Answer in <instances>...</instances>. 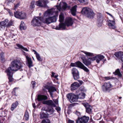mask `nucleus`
Here are the masks:
<instances>
[{
	"label": "nucleus",
	"mask_w": 123,
	"mask_h": 123,
	"mask_svg": "<svg viewBox=\"0 0 123 123\" xmlns=\"http://www.w3.org/2000/svg\"><path fill=\"white\" fill-rule=\"evenodd\" d=\"M43 103L44 104L50 107H56V105L53 101L51 100H49L44 101L43 102Z\"/></svg>",
	"instance_id": "15"
},
{
	"label": "nucleus",
	"mask_w": 123,
	"mask_h": 123,
	"mask_svg": "<svg viewBox=\"0 0 123 123\" xmlns=\"http://www.w3.org/2000/svg\"><path fill=\"white\" fill-rule=\"evenodd\" d=\"M77 96L78 99H83L85 97V94L84 93L81 92Z\"/></svg>",
	"instance_id": "27"
},
{
	"label": "nucleus",
	"mask_w": 123,
	"mask_h": 123,
	"mask_svg": "<svg viewBox=\"0 0 123 123\" xmlns=\"http://www.w3.org/2000/svg\"><path fill=\"white\" fill-rule=\"evenodd\" d=\"M48 92L49 93L51 96L52 97L53 95V92L56 91V89L55 87L52 86L48 90Z\"/></svg>",
	"instance_id": "22"
},
{
	"label": "nucleus",
	"mask_w": 123,
	"mask_h": 123,
	"mask_svg": "<svg viewBox=\"0 0 123 123\" xmlns=\"http://www.w3.org/2000/svg\"><path fill=\"white\" fill-rule=\"evenodd\" d=\"M61 7L60 6H54V7L50 10H48L45 12L44 14V16L48 17L43 18L42 21L44 23L48 24L51 23L55 22L56 21V18L55 16L53 17H50V16L54 13H57L58 11L55 10V9L60 10Z\"/></svg>",
	"instance_id": "1"
},
{
	"label": "nucleus",
	"mask_w": 123,
	"mask_h": 123,
	"mask_svg": "<svg viewBox=\"0 0 123 123\" xmlns=\"http://www.w3.org/2000/svg\"><path fill=\"white\" fill-rule=\"evenodd\" d=\"M74 121H73L71 120H68V123H74Z\"/></svg>",
	"instance_id": "56"
},
{
	"label": "nucleus",
	"mask_w": 123,
	"mask_h": 123,
	"mask_svg": "<svg viewBox=\"0 0 123 123\" xmlns=\"http://www.w3.org/2000/svg\"><path fill=\"white\" fill-rule=\"evenodd\" d=\"M0 60L2 62L5 61L4 53L2 52H1L0 54Z\"/></svg>",
	"instance_id": "32"
},
{
	"label": "nucleus",
	"mask_w": 123,
	"mask_h": 123,
	"mask_svg": "<svg viewBox=\"0 0 123 123\" xmlns=\"http://www.w3.org/2000/svg\"><path fill=\"white\" fill-rule=\"evenodd\" d=\"M71 111H70L69 110H68L67 111V113L68 114H70L71 113Z\"/></svg>",
	"instance_id": "62"
},
{
	"label": "nucleus",
	"mask_w": 123,
	"mask_h": 123,
	"mask_svg": "<svg viewBox=\"0 0 123 123\" xmlns=\"http://www.w3.org/2000/svg\"><path fill=\"white\" fill-rule=\"evenodd\" d=\"M104 79L106 80H108L111 79L110 77H104Z\"/></svg>",
	"instance_id": "53"
},
{
	"label": "nucleus",
	"mask_w": 123,
	"mask_h": 123,
	"mask_svg": "<svg viewBox=\"0 0 123 123\" xmlns=\"http://www.w3.org/2000/svg\"><path fill=\"white\" fill-rule=\"evenodd\" d=\"M81 12L86 16L90 18H93L95 15V13L93 10L87 7L83 8Z\"/></svg>",
	"instance_id": "6"
},
{
	"label": "nucleus",
	"mask_w": 123,
	"mask_h": 123,
	"mask_svg": "<svg viewBox=\"0 0 123 123\" xmlns=\"http://www.w3.org/2000/svg\"><path fill=\"white\" fill-rule=\"evenodd\" d=\"M49 2L47 0H39L36 1V4L39 7L47 8L48 6L47 4Z\"/></svg>",
	"instance_id": "10"
},
{
	"label": "nucleus",
	"mask_w": 123,
	"mask_h": 123,
	"mask_svg": "<svg viewBox=\"0 0 123 123\" xmlns=\"http://www.w3.org/2000/svg\"><path fill=\"white\" fill-rule=\"evenodd\" d=\"M73 23V21L72 18L70 17H68L66 18L65 23H59L58 26H57L55 29L57 30H60L61 29L64 30L66 28V25L68 27L72 25Z\"/></svg>",
	"instance_id": "5"
},
{
	"label": "nucleus",
	"mask_w": 123,
	"mask_h": 123,
	"mask_svg": "<svg viewBox=\"0 0 123 123\" xmlns=\"http://www.w3.org/2000/svg\"><path fill=\"white\" fill-rule=\"evenodd\" d=\"M78 116H79L80 115V113L78 111H76L75 113Z\"/></svg>",
	"instance_id": "54"
},
{
	"label": "nucleus",
	"mask_w": 123,
	"mask_h": 123,
	"mask_svg": "<svg viewBox=\"0 0 123 123\" xmlns=\"http://www.w3.org/2000/svg\"><path fill=\"white\" fill-rule=\"evenodd\" d=\"M36 82L35 81H32L31 82V84L33 88H34L35 87Z\"/></svg>",
	"instance_id": "45"
},
{
	"label": "nucleus",
	"mask_w": 123,
	"mask_h": 123,
	"mask_svg": "<svg viewBox=\"0 0 123 123\" xmlns=\"http://www.w3.org/2000/svg\"><path fill=\"white\" fill-rule=\"evenodd\" d=\"M64 19V17L62 13H61L59 16V21L60 23H62Z\"/></svg>",
	"instance_id": "31"
},
{
	"label": "nucleus",
	"mask_w": 123,
	"mask_h": 123,
	"mask_svg": "<svg viewBox=\"0 0 123 123\" xmlns=\"http://www.w3.org/2000/svg\"><path fill=\"white\" fill-rule=\"evenodd\" d=\"M102 21H97V25L98 27L101 26L102 25Z\"/></svg>",
	"instance_id": "46"
},
{
	"label": "nucleus",
	"mask_w": 123,
	"mask_h": 123,
	"mask_svg": "<svg viewBox=\"0 0 123 123\" xmlns=\"http://www.w3.org/2000/svg\"><path fill=\"white\" fill-rule=\"evenodd\" d=\"M18 104V102L17 101H16L13 103L11 107V110L13 111L16 108Z\"/></svg>",
	"instance_id": "25"
},
{
	"label": "nucleus",
	"mask_w": 123,
	"mask_h": 123,
	"mask_svg": "<svg viewBox=\"0 0 123 123\" xmlns=\"http://www.w3.org/2000/svg\"><path fill=\"white\" fill-rule=\"evenodd\" d=\"M41 123H50V121L49 119H46L42 120Z\"/></svg>",
	"instance_id": "37"
},
{
	"label": "nucleus",
	"mask_w": 123,
	"mask_h": 123,
	"mask_svg": "<svg viewBox=\"0 0 123 123\" xmlns=\"http://www.w3.org/2000/svg\"><path fill=\"white\" fill-rule=\"evenodd\" d=\"M105 57L103 55H99L93 57H90L87 59L83 60V63L86 66H88L91 63V62L96 60L97 63H98L100 61L104 59V62L106 61V59H104Z\"/></svg>",
	"instance_id": "3"
},
{
	"label": "nucleus",
	"mask_w": 123,
	"mask_h": 123,
	"mask_svg": "<svg viewBox=\"0 0 123 123\" xmlns=\"http://www.w3.org/2000/svg\"><path fill=\"white\" fill-rule=\"evenodd\" d=\"M37 99L38 101L45 100L48 99L47 96L44 95H39L37 96Z\"/></svg>",
	"instance_id": "18"
},
{
	"label": "nucleus",
	"mask_w": 123,
	"mask_h": 123,
	"mask_svg": "<svg viewBox=\"0 0 123 123\" xmlns=\"http://www.w3.org/2000/svg\"><path fill=\"white\" fill-rule=\"evenodd\" d=\"M19 6V3H18L14 6V9L16 10L17 9L18 7Z\"/></svg>",
	"instance_id": "43"
},
{
	"label": "nucleus",
	"mask_w": 123,
	"mask_h": 123,
	"mask_svg": "<svg viewBox=\"0 0 123 123\" xmlns=\"http://www.w3.org/2000/svg\"><path fill=\"white\" fill-rule=\"evenodd\" d=\"M15 0H6V1L7 2V4H9L11 2H13Z\"/></svg>",
	"instance_id": "48"
},
{
	"label": "nucleus",
	"mask_w": 123,
	"mask_h": 123,
	"mask_svg": "<svg viewBox=\"0 0 123 123\" xmlns=\"http://www.w3.org/2000/svg\"><path fill=\"white\" fill-rule=\"evenodd\" d=\"M84 53L86 55V56L87 57L88 56H94V54L92 53L86 51H84Z\"/></svg>",
	"instance_id": "34"
},
{
	"label": "nucleus",
	"mask_w": 123,
	"mask_h": 123,
	"mask_svg": "<svg viewBox=\"0 0 123 123\" xmlns=\"http://www.w3.org/2000/svg\"><path fill=\"white\" fill-rule=\"evenodd\" d=\"M77 7V6L75 5L72 7L71 10L72 15L74 16H75L76 15Z\"/></svg>",
	"instance_id": "23"
},
{
	"label": "nucleus",
	"mask_w": 123,
	"mask_h": 123,
	"mask_svg": "<svg viewBox=\"0 0 123 123\" xmlns=\"http://www.w3.org/2000/svg\"><path fill=\"white\" fill-rule=\"evenodd\" d=\"M72 73V75L79 73L78 70L75 68H73L71 70Z\"/></svg>",
	"instance_id": "30"
},
{
	"label": "nucleus",
	"mask_w": 123,
	"mask_h": 123,
	"mask_svg": "<svg viewBox=\"0 0 123 123\" xmlns=\"http://www.w3.org/2000/svg\"><path fill=\"white\" fill-rule=\"evenodd\" d=\"M55 73L54 72H52V75H51L52 77H53L54 76V75L55 74Z\"/></svg>",
	"instance_id": "58"
},
{
	"label": "nucleus",
	"mask_w": 123,
	"mask_h": 123,
	"mask_svg": "<svg viewBox=\"0 0 123 123\" xmlns=\"http://www.w3.org/2000/svg\"><path fill=\"white\" fill-rule=\"evenodd\" d=\"M36 55V58L38 61H42V59L41 58L39 54L38 53Z\"/></svg>",
	"instance_id": "39"
},
{
	"label": "nucleus",
	"mask_w": 123,
	"mask_h": 123,
	"mask_svg": "<svg viewBox=\"0 0 123 123\" xmlns=\"http://www.w3.org/2000/svg\"><path fill=\"white\" fill-rule=\"evenodd\" d=\"M103 19V17L101 13L97 15V21H102Z\"/></svg>",
	"instance_id": "33"
},
{
	"label": "nucleus",
	"mask_w": 123,
	"mask_h": 123,
	"mask_svg": "<svg viewBox=\"0 0 123 123\" xmlns=\"http://www.w3.org/2000/svg\"><path fill=\"white\" fill-rule=\"evenodd\" d=\"M51 86H50V84L49 82H48L46 84L44 85V88H43V90L44 91H46V89H48V90Z\"/></svg>",
	"instance_id": "26"
},
{
	"label": "nucleus",
	"mask_w": 123,
	"mask_h": 123,
	"mask_svg": "<svg viewBox=\"0 0 123 123\" xmlns=\"http://www.w3.org/2000/svg\"><path fill=\"white\" fill-rule=\"evenodd\" d=\"M80 118L82 123H86L89 120V117L86 116H84Z\"/></svg>",
	"instance_id": "24"
},
{
	"label": "nucleus",
	"mask_w": 123,
	"mask_h": 123,
	"mask_svg": "<svg viewBox=\"0 0 123 123\" xmlns=\"http://www.w3.org/2000/svg\"><path fill=\"white\" fill-rule=\"evenodd\" d=\"M8 20L7 19H5L3 21L0 22V28H1L4 29L6 26L7 27H9L11 26L12 24L13 21L11 20L8 23L7 25L6 24L7 23Z\"/></svg>",
	"instance_id": "9"
},
{
	"label": "nucleus",
	"mask_w": 123,
	"mask_h": 123,
	"mask_svg": "<svg viewBox=\"0 0 123 123\" xmlns=\"http://www.w3.org/2000/svg\"><path fill=\"white\" fill-rule=\"evenodd\" d=\"M24 117L26 121H27L29 119V116L28 112L25 111V113Z\"/></svg>",
	"instance_id": "36"
},
{
	"label": "nucleus",
	"mask_w": 123,
	"mask_h": 123,
	"mask_svg": "<svg viewBox=\"0 0 123 123\" xmlns=\"http://www.w3.org/2000/svg\"><path fill=\"white\" fill-rule=\"evenodd\" d=\"M113 73L115 75H118L119 77H121L122 76V74L120 72L119 69H116L115 72Z\"/></svg>",
	"instance_id": "29"
},
{
	"label": "nucleus",
	"mask_w": 123,
	"mask_h": 123,
	"mask_svg": "<svg viewBox=\"0 0 123 123\" xmlns=\"http://www.w3.org/2000/svg\"><path fill=\"white\" fill-rule=\"evenodd\" d=\"M14 13V16L16 18L21 19H23V14L21 12L16 11Z\"/></svg>",
	"instance_id": "17"
},
{
	"label": "nucleus",
	"mask_w": 123,
	"mask_h": 123,
	"mask_svg": "<svg viewBox=\"0 0 123 123\" xmlns=\"http://www.w3.org/2000/svg\"><path fill=\"white\" fill-rule=\"evenodd\" d=\"M54 102L56 105H57L58 104V101L56 99L54 101Z\"/></svg>",
	"instance_id": "60"
},
{
	"label": "nucleus",
	"mask_w": 123,
	"mask_h": 123,
	"mask_svg": "<svg viewBox=\"0 0 123 123\" xmlns=\"http://www.w3.org/2000/svg\"><path fill=\"white\" fill-rule=\"evenodd\" d=\"M35 103H33L32 104V106L33 108H35L36 107V106L35 105Z\"/></svg>",
	"instance_id": "61"
},
{
	"label": "nucleus",
	"mask_w": 123,
	"mask_h": 123,
	"mask_svg": "<svg viewBox=\"0 0 123 123\" xmlns=\"http://www.w3.org/2000/svg\"><path fill=\"white\" fill-rule=\"evenodd\" d=\"M27 18V14L25 13H24V19H26Z\"/></svg>",
	"instance_id": "51"
},
{
	"label": "nucleus",
	"mask_w": 123,
	"mask_h": 123,
	"mask_svg": "<svg viewBox=\"0 0 123 123\" xmlns=\"http://www.w3.org/2000/svg\"><path fill=\"white\" fill-rule=\"evenodd\" d=\"M58 76V75H55V76H54V77L55 78H56Z\"/></svg>",
	"instance_id": "64"
},
{
	"label": "nucleus",
	"mask_w": 123,
	"mask_h": 123,
	"mask_svg": "<svg viewBox=\"0 0 123 123\" xmlns=\"http://www.w3.org/2000/svg\"><path fill=\"white\" fill-rule=\"evenodd\" d=\"M58 6H60L61 7V9L59 11H59H61L62 8L63 10H65L66 9L67 7H68L67 5L66 2L63 3L62 5L60 3L59 5H57L56 6H55L57 7Z\"/></svg>",
	"instance_id": "19"
},
{
	"label": "nucleus",
	"mask_w": 123,
	"mask_h": 123,
	"mask_svg": "<svg viewBox=\"0 0 123 123\" xmlns=\"http://www.w3.org/2000/svg\"><path fill=\"white\" fill-rule=\"evenodd\" d=\"M8 12L10 14V15L11 16H12L13 15V13L11 12L10 10H8Z\"/></svg>",
	"instance_id": "50"
},
{
	"label": "nucleus",
	"mask_w": 123,
	"mask_h": 123,
	"mask_svg": "<svg viewBox=\"0 0 123 123\" xmlns=\"http://www.w3.org/2000/svg\"><path fill=\"white\" fill-rule=\"evenodd\" d=\"M78 81H79V85L80 86L83 84V81L81 80H78Z\"/></svg>",
	"instance_id": "52"
},
{
	"label": "nucleus",
	"mask_w": 123,
	"mask_h": 123,
	"mask_svg": "<svg viewBox=\"0 0 123 123\" xmlns=\"http://www.w3.org/2000/svg\"><path fill=\"white\" fill-rule=\"evenodd\" d=\"M16 88H14L12 92V93L13 95L17 96V95L16 93V92L15 90Z\"/></svg>",
	"instance_id": "47"
},
{
	"label": "nucleus",
	"mask_w": 123,
	"mask_h": 123,
	"mask_svg": "<svg viewBox=\"0 0 123 123\" xmlns=\"http://www.w3.org/2000/svg\"><path fill=\"white\" fill-rule=\"evenodd\" d=\"M26 28V26L24 25V30H25Z\"/></svg>",
	"instance_id": "63"
},
{
	"label": "nucleus",
	"mask_w": 123,
	"mask_h": 123,
	"mask_svg": "<svg viewBox=\"0 0 123 123\" xmlns=\"http://www.w3.org/2000/svg\"><path fill=\"white\" fill-rule=\"evenodd\" d=\"M23 22L22 21L21 22V24L20 25V29L21 30H23Z\"/></svg>",
	"instance_id": "44"
},
{
	"label": "nucleus",
	"mask_w": 123,
	"mask_h": 123,
	"mask_svg": "<svg viewBox=\"0 0 123 123\" xmlns=\"http://www.w3.org/2000/svg\"><path fill=\"white\" fill-rule=\"evenodd\" d=\"M67 97L71 103L76 102L78 99L77 95L74 93H69L67 95Z\"/></svg>",
	"instance_id": "11"
},
{
	"label": "nucleus",
	"mask_w": 123,
	"mask_h": 123,
	"mask_svg": "<svg viewBox=\"0 0 123 123\" xmlns=\"http://www.w3.org/2000/svg\"><path fill=\"white\" fill-rule=\"evenodd\" d=\"M81 121V118L78 117L77 119L76 120V123H82Z\"/></svg>",
	"instance_id": "42"
},
{
	"label": "nucleus",
	"mask_w": 123,
	"mask_h": 123,
	"mask_svg": "<svg viewBox=\"0 0 123 123\" xmlns=\"http://www.w3.org/2000/svg\"><path fill=\"white\" fill-rule=\"evenodd\" d=\"M33 52H34V54H35L36 55H37V54H38V53L35 50H33Z\"/></svg>",
	"instance_id": "59"
},
{
	"label": "nucleus",
	"mask_w": 123,
	"mask_h": 123,
	"mask_svg": "<svg viewBox=\"0 0 123 123\" xmlns=\"http://www.w3.org/2000/svg\"><path fill=\"white\" fill-rule=\"evenodd\" d=\"M55 109L58 112H59L61 111V109L60 107H58L56 108Z\"/></svg>",
	"instance_id": "49"
},
{
	"label": "nucleus",
	"mask_w": 123,
	"mask_h": 123,
	"mask_svg": "<svg viewBox=\"0 0 123 123\" xmlns=\"http://www.w3.org/2000/svg\"><path fill=\"white\" fill-rule=\"evenodd\" d=\"M41 110L42 111H45L47 114L43 112H40V118L41 119L47 118L49 115L52 114L55 111L54 108L50 107H43Z\"/></svg>",
	"instance_id": "4"
},
{
	"label": "nucleus",
	"mask_w": 123,
	"mask_h": 123,
	"mask_svg": "<svg viewBox=\"0 0 123 123\" xmlns=\"http://www.w3.org/2000/svg\"><path fill=\"white\" fill-rule=\"evenodd\" d=\"M79 83L77 82H75L71 84V88L72 90H75L80 87Z\"/></svg>",
	"instance_id": "16"
},
{
	"label": "nucleus",
	"mask_w": 123,
	"mask_h": 123,
	"mask_svg": "<svg viewBox=\"0 0 123 123\" xmlns=\"http://www.w3.org/2000/svg\"><path fill=\"white\" fill-rule=\"evenodd\" d=\"M84 106L86 108V112L89 114H92V107L88 103L85 104Z\"/></svg>",
	"instance_id": "14"
},
{
	"label": "nucleus",
	"mask_w": 123,
	"mask_h": 123,
	"mask_svg": "<svg viewBox=\"0 0 123 123\" xmlns=\"http://www.w3.org/2000/svg\"><path fill=\"white\" fill-rule=\"evenodd\" d=\"M114 55L121 63H123V52L120 51L116 52Z\"/></svg>",
	"instance_id": "13"
},
{
	"label": "nucleus",
	"mask_w": 123,
	"mask_h": 123,
	"mask_svg": "<svg viewBox=\"0 0 123 123\" xmlns=\"http://www.w3.org/2000/svg\"><path fill=\"white\" fill-rule=\"evenodd\" d=\"M24 50L26 51H28V49L24 47Z\"/></svg>",
	"instance_id": "57"
},
{
	"label": "nucleus",
	"mask_w": 123,
	"mask_h": 123,
	"mask_svg": "<svg viewBox=\"0 0 123 123\" xmlns=\"http://www.w3.org/2000/svg\"><path fill=\"white\" fill-rule=\"evenodd\" d=\"M80 68L83 69L84 71L87 72L89 71V69L86 67L82 63H81Z\"/></svg>",
	"instance_id": "28"
},
{
	"label": "nucleus",
	"mask_w": 123,
	"mask_h": 123,
	"mask_svg": "<svg viewBox=\"0 0 123 123\" xmlns=\"http://www.w3.org/2000/svg\"><path fill=\"white\" fill-rule=\"evenodd\" d=\"M16 45L18 47V49H21L22 51H23L22 49H23V46L22 45L18 44H16ZM16 48V49H18L17 48Z\"/></svg>",
	"instance_id": "41"
},
{
	"label": "nucleus",
	"mask_w": 123,
	"mask_h": 123,
	"mask_svg": "<svg viewBox=\"0 0 123 123\" xmlns=\"http://www.w3.org/2000/svg\"><path fill=\"white\" fill-rule=\"evenodd\" d=\"M81 62L80 61H77L75 63H71L70 65V66L71 67H75L80 68Z\"/></svg>",
	"instance_id": "21"
},
{
	"label": "nucleus",
	"mask_w": 123,
	"mask_h": 123,
	"mask_svg": "<svg viewBox=\"0 0 123 123\" xmlns=\"http://www.w3.org/2000/svg\"><path fill=\"white\" fill-rule=\"evenodd\" d=\"M35 1H32L31 3L30 6V7L31 9L35 7L34 3Z\"/></svg>",
	"instance_id": "38"
},
{
	"label": "nucleus",
	"mask_w": 123,
	"mask_h": 123,
	"mask_svg": "<svg viewBox=\"0 0 123 123\" xmlns=\"http://www.w3.org/2000/svg\"><path fill=\"white\" fill-rule=\"evenodd\" d=\"M113 86L110 82H105L102 85L101 89L105 92H109L112 90Z\"/></svg>",
	"instance_id": "7"
},
{
	"label": "nucleus",
	"mask_w": 123,
	"mask_h": 123,
	"mask_svg": "<svg viewBox=\"0 0 123 123\" xmlns=\"http://www.w3.org/2000/svg\"><path fill=\"white\" fill-rule=\"evenodd\" d=\"M74 79L75 80H77L80 78L79 74L78 73L73 75Z\"/></svg>",
	"instance_id": "35"
},
{
	"label": "nucleus",
	"mask_w": 123,
	"mask_h": 123,
	"mask_svg": "<svg viewBox=\"0 0 123 123\" xmlns=\"http://www.w3.org/2000/svg\"><path fill=\"white\" fill-rule=\"evenodd\" d=\"M22 67L21 63L19 61L14 60L11 62L10 66L6 70L8 76L9 82H11L13 81V73L12 71H16L20 69Z\"/></svg>",
	"instance_id": "2"
},
{
	"label": "nucleus",
	"mask_w": 123,
	"mask_h": 123,
	"mask_svg": "<svg viewBox=\"0 0 123 123\" xmlns=\"http://www.w3.org/2000/svg\"><path fill=\"white\" fill-rule=\"evenodd\" d=\"M42 19L43 17H34L31 21V24L34 26H40L41 25Z\"/></svg>",
	"instance_id": "8"
},
{
	"label": "nucleus",
	"mask_w": 123,
	"mask_h": 123,
	"mask_svg": "<svg viewBox=\"0 0 123 123\" xmlns=\"http://www.w3.org/2000/svg\"><path fill=\"white\" fill-rule=\"evenodd\" d=\"M109 22L108 21V25L109 26V28L112 29H114L115 28V22L113 21H111L109 20Z\"/></svg>",
	"instance_id": "20"
},
{
	"label": "nucleus",
	"mask_w": 123,
	"mask_h": 123,
	"mask_svg": "<svg viewBox=\"0 0 123 123\" xmlns=\"http://www.w3.org/2000/svg\"><path fill=\"white\" fill-rule=\"evenodd\" d=\"M106 13L108 14V15H110V16L112 18H113L114 20V17H113V16L111 14L109 13L108 12H106Z\"/></svg>",
	"instance_id": "55"
},
{
	"label": "nucleus",
	"mask_w": 123,
	"mask_h": 123,
	"mask_svg": "<svg viewBox=\"0 0 123 123\" xmlns=\"http://www.w3.org/2000/svg\"><path fill=\"white\" fill-rule=\"evenodd\" d=\"M79 2L81 3H84L85 5L87 4L88 3V2L87 0H78Z\"/></svg>",
	"instance_id": "40"
},
{
	"label": "nucleus",
	"mask_w": 123,
	"mask_h": 123,
	"mask_svg": "<svg viewBox=\"0 0 123 123\" xmlns=\"http://www.w3.org/2000/svg\"><path fill=\"white\" fill-rule=\"evenodd\" d=\"M24 55H25L26 58V64L29 68L33 66V62L31 61V58L29 57L27 54H25V53L24 51Z\"/></svg>",
	"instance_id": "12"
}]
</instances>
